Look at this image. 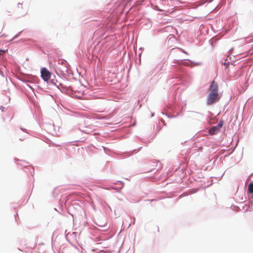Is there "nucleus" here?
Returning a JSON list of instances; mask_svg holds the SVG:
<instances>
[{"label":"nucleus","instance_id":"1","mask_svg":"<svg viewBox=\"0 0 253 253\" xmlns=\"http://www.w3.org/2000/svg\"><path fill=\"white\" fill-rule=\"evenodd\" d=\"M221 96V94H209L207 99V104L208 105H211L213 103L218 102Z\"/></svg>","mask_w":253,"mask_h":253},{"label":"nucleus","instance_id":"2","mask_svg":"<svg viewBox=\"0 0 253 253\" xmlns=\"http://www.w3.org/2000/svg\"><path fill=\"white\" fill-rule=\"evenodd\" d=\"M209 94H220L218 93V86L217 84L213 81L209 87Z\"/></svg>","mask_w":253,"mask_h":253},{"label":"nucleus","instance_id":"3","mask_svg":"<svg viewBox=\"0 0 253 253\" xmlns=\"http://www.w3.org/2000/svg\"><path fill=\"white\" fill-rule=\"evenodd\" d=\"M41 77L44 81H48L51 77V73L45 68H43L41 70Z\"/></svg>","mask_w":253,"mask_h":253},{"label":"nucleus","instance_id":"4","mask_svg":"<svg viewBox=\"0 0 253 253\" xmlns=\"http://www.w3.org/2000/svg\"><path fill=\"white\" fill-rule=\"evenodd\" d=\"M218 131H219V129H218V126H214L213 127H212L210 130V132L211 134H214Z\"/></svg>","mask_w":253,"mask_h":253},{"label":"nucleus","instance_id":"5","mask_svg":"<svg viewBox=\"0 0 253 253\" xmlns=\"http://www.w3.org/2000/svg\"><path fill=\"white\" fill-rule=\"evenodd\" d=\"M248 191L250 193H253V184L250 183L248 186Z\"/></svg>","mask_w":253,"mask_h":253},{"label":"nucleus","instance_id":"6","mask_svg":"<svg viewBox=\"0 0 253 253\" xmlns=\"http://www.w3.org/2000/svg\"><path fill=\"white\" fill-rule=\"evenodd\" d=\"M22 8H23L22 4L21 3H19L17 5V8L15 9V11L17 12H19L20 10L22 9Z\"/></svg>","mask_w":253,"mask_h":253},{"label":"nucleus","instance_id":"7","mask_svg":"<svg viewBox=\"0 0 253 253\" xmlns=\"http://www.w3.org/2000/svg\"><path fill=\"white\" fill-rule=\"evenodd\" d=\"M6 11L7 13L6 14L7 15H8V16L11 15V9L10 8H8L7 9H6Z\"/></svg>","mask_w":253,"mask_h":253},{"label":"nucleus","instance_id":"8","mask_svg":"<svg viewBox=\"0 0 253 253\" xmlns=\"http://www.w3.org/2000/svg\"><path fill=\"white\" fill-rule=\"evenodd\" d=\"M237 77H239L241 75L242 71L241 70V69H239L237 71Z\"/></svg>","mask_w":253,"mask_h":253},{"label":"nucleus","instance_id":"9","mask_svg":"<svg viewBox=\"0 0 253 253\" xmlns=\"http://www.w3.org/2000/svg\"><path fill=\"white\" fill-rule=\"evenodd\" d=\"M6 51H7V50H0V56L2 55L6 52Z\"/></svg>","mask_w":253,"mask_h":253},{"label":"nucleus","instance_id":"10","mask_svg":"<svg viewBox=\"0 0 253 253\" xmlns=\"http://www.w3.org/2000/svg\"><path fill=\"white\" fill-rule=\"evenodd\" d=\"M222 126V125L221 124H218L217 126H218V129H219V128L221 127Z\"/></svg>","mask_w":253,"mask_h":253}]
</instances>
